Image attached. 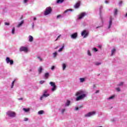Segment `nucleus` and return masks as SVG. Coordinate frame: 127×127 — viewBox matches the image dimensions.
Instances as JSON below:
<instances>
[{
    "instance_id": "f257e3e1",
    "label": "nucleus",
    "mask_w": 127,
    "mask_h": 127,
    "mask_svg": "<svg viewBox=\"0 0 127 127\" xmlns=\"http://www.w3.org/2000/svg\"><path fill=\"white\" fill-rule=\"evenodd\" d=\"M51 12H52V8H51V7H47L45 11L44 15H48V14H50Z\"/></svg>"
},
{
    "instance_id": "f03ea898",
    "label": "nucleus",
    "mask_w": 127,
    "mask_h": 127,
    "mask_svg": "<svg viewBox=\"0 0 127 127\" xmlns=\"http://www.w3.org/2000/svg\"><path fill=\"white\" fill-rule=\"evenodd\" d=\"M6 114L8 117H10L11 118H15V116H16V114L12 111H8Z\"/></svg>"
},
{
    "instance_id": "7ed1b4c3",
    "label": "nucleus",
    "mask_w": 127,
    "mask_h": 127,
    "mask_svg": "<svg viewBox=\"0 0 127 127\" xmlns=\"http://www.w3.org/2000/svg\"><path fill=\"white\" fill-rule=\"evenodd\" d=\"M19 51L20 52H22V51H23L24 52H25V53H27L28 52V49L26 47H21L19 49Z\"/></svg>"
},
{
    "instance_id": "20e7f679",
    "label": "nucleus",
    "mask_w": 127,
    "mask_h": 127,
    "mask_svg": "<svg viewBox=\"0 0 127 127\" xmlns=\"http://www.w3.org/2000/svg\"><path fill=\"white\" fill-rule=\"evenodd\" d=\"M94 115H96V112L95 111H93V112H90L87 114L84 115V117L86 118L87 117H92V116H94Z\"/></svg>"
},
{
    "instance_id": "39448f33",
    "label": "nucleus",
    "mask_w": 127,
    "mask_h": 127,
    "mask_svg": "<svg viewBox=\"0 0 127 127\" xmlns=\"http://www.w3.org/2000/svg\"><path fill=\"white\" fill-rule=\"evenodd\" d=\"M5 61L7 64H9L10 65H13V60H10V58L7 57Z\"/></svg>"
},
{
    "instance_id": "423d86ee",
    "label": "nucleus",
    "mask_w": 127,
    "mask_h": 127,
    "mask_svg": "<svg viewBox=\"0 0 127 127\" xmlns=\"http://www.w3.org/2000/svg\"><path fill=\"white\" fill-rule=\"evenodd\" d=\"M50 84L51 85V86L52 87H53V88H52V91L53 92H54V91H55V90H56V85L55 84V82L51 81L50 82Z\"/></svg>"
},
{
    "instance_id": "0eeeda50",
    "label": "nucleus",
    "mask_w": 127,
    "mask_h": 127,
    "mask_svg": "<svg viewBox=\"0 0 127 127\" xmlns=\"http://www.w3.org/2000/svg\"><path fill=\"white\" fill-rule=\"evenodd\" d=\"M89 33L87 32L86 30H84L81 33V36H83V38H86V37L88 36Z\"/></svg>"
},
{
    "instance_id": "6e6552de",
    "label": "nucleus",
    "mask_w": 127,
    "mask_h": 127,
    "mask_svg": "<svg viewBox=\"0 0 127 127\" xmlns=\"http://www.w3.org/2000/svg\"><path fill=\"white\" fill-rule=\"evenodd\" d=\"M85 97H86V94H85L80 95L76 98V101H80V100H82V99H84Z\"/></svg>"
},
{
    "instance_id": "1a4fd4ad",
    "label": "nucleus",
    "mask_w": 127,
    "mask_h": 127,
    "mask_svg": "<svg viewBox=\"0 0 127 127\" xmlns=\"http://www.w3.org/2000/svg\"><path fill=\"white\" fill-rule=\"evenodd\" d=\"M112 25H113V18H112V17H110L108 29L111 28V27L112 26Z\"/></svg>"
},
{
    "instance_id": "9d476101",
    "label": "nucleus",
    "mask_w": 127,
    "mask_h": 127,
    "mask_svg": "<svg viewBox=\"0 0 127 127\" xmlns=\"http://www.w3.org/2000/svg\"><path fill=\"white\" fill-rule=\"evenodd\" d=\"M77 36H78V34L77 33H74L71 35V38L73 39H75V38H77Z\"/></svg>"
},
{
    "instance_id": "9b49d317",
    "label": "nucleus",
    "mask_w": 127,
    "mask_h": 127,
    "mask_svg": "<svg viewBox=\"0 0 127 127\" xmlns=\"http://www.w3.org/2000/svg\"><path fill=\"white\" fill-rule=\"evenodd\" d=\"M81 1H78L74 6V8H78L80 6Z\"/></svg>"
},
{
    "instance_id": "f8f14e48",
    "label": "nucleus",
    "mask_w": 127,
    "mask_h": 127,
    "mask_svg": "<svg viewBox=\"0 0 127 127\" xmlns=\"http://www.w3.org/2000/svg\"><path fill=\"white\" fill-rule=\"evenodd\" d=\"M86 15V13L85 12H82L81 13L80 15L78 17L79 19H82V17H84V16H85Z\"/></svg>"
},
{
    "instance_id": "ddd939ff",
    "label": "nucleus",
    "mask_w": 127,
    "mask_h": 127,
    "mask_svg": "<svg viewBox=\"0 0 127 127\" xmlns=\"http://www.w3.org/2000/svg\"><path fill=\"white\" fill-rule=\"evenodd\" d=\"M43 70V69L42 68V66H40L38 69L39 74H41V73H42Z\"/></svg>"
},
{
    "instance_id": "4468645a",
    "label": "nucleus",
    "mask_w": 127,
    "mask_h": 127,
    "mask_svg": "<svg viewBox=\"0 0 127 127\" xmlns=\"http://www.w3.org/2000/svg\"><path fill=\"white\" fill-rule=\"evenodd\" d=\"M49 73L48 72H46V73H45V79H48V78H49Z\"/></svg>"
},
{
    "instance_id": "2eb2a0df",
    "label": "nucleus",
    "mask_w": 127,
    "mask_h": 127,
    "mask_svg": "<svg viewBox=\"0 0 127 127\" xmlns=\"http://www.w3.org/2000/svg\"><path fill=\"white\" fill-rule=\"evenodd\" d=\"M29 41H30V42L33 41V37H32V36H29Z\"/></svg>"
},
{
    "instance_id": "dca6fc26",
    "label": "nucleus",
    "mask_w": 127,
    "mask_h": 127,
    "mask_svg": "<svg viewBox=\"0 0 127 127\" xmlns=\"http://www.w3.org/2000/svg\"><path fill=\"white\" fill-rule=\"evenodd\" d=\"M49 96V94H46V93H44L43 96L41 97L40 98V100H42V98H43V97H48Z\"/></svg>"
},
{
    "instance_id": "f3484780",
    "label": "nucleus",
    "mask_w": 127,
    "mask_h": 127,
    "mask_svg": "<svg viewBox=\"0 0 127 127\" xmlns=\"http://www.w3.org/2000/svg\"><path fill=\"white\" fill-rule=\"evenodd\" d=\"M64 1V0H57V3H62Z\"/></svg>"
},
{
    "instance_id": "a211bd4d",
    "label": "nucleus",
    "mask_w": 127,
    "mask_h": 127,
    "mask_svg": "<svg viewBox=\"0 0 127 127\" xmlns=\"http://www.w3.org/2000/svg\"><path fill=\"white\" fill-rule=\"evenodd\" d=\"M23 24V21H22L17 26V27H20Z\"/></svg>"
},
{
    "instance_id": "6ab92c4d",
    "label": "nucleus",
    "mask_w": 127,
    "mask_h": 127,
    "mask_svg": "<svg viewBox=\"0 0 127 127\" xmlns=\"http://www.w3.org/2000/svg\"><path fill=\"white\" fill-rule=\"evenodd\" d=\"M115 52H116V49H113L111 51V56H113V55H114V53H115Z\"/></svg>"
},
{
    "instance_id": "aec40b11",
    "label": "nucleus",
    "mask_w": 127,
    "mask_h": 127,
    "mask_svg": "<svg viewBox=\"0 0 127 127\" xmlns=\"http://www.w3.org/2000/svg\"><path fill=\"white\" fill-rule=\"evenodd\" d=\"M64 49V44H63V47L58 50V52H61V51H63Z\"/></svg>"
},
{
    "instance_id": "412c9836",
    "label": "nucleus",
    "mask_w": 127,
    "mask_h": 127,
    "mask_svg": "<svg viewBox=\"0 0 127 127\" xmlns=\"http://www.w3.org/2000/svg\"><path fill=\"white\" fill-rule=\"evenodd\" d=\"M23 110L24 111V112H25L26 113H27V112H29L30 109L29 108H28V109L23 108Z\"/></svg>"
},
{
    "instance_id": "4be33fe9",
    "label": "nucleus",
    "mask_w": 127,
    "mask_h": 127,
    "mask_svg": "<svg viewBox=\"0 0 127 127\" xmlns=\"http://www.w3.org/2000/svg\"><path fill=\"white\" fill-rule=\"evenodd\" d=\"M118 14V9L115 8L114 10V15H117Z\"/></svg>"
},
{
    "instance_id": "5701e85b",
    "label": "nucleus",
    "mask_w": 127,
    "mask_h": 127,
    "mask_svg": "<svg viewBox=\"0 0 127 127\" xmlns=\"http://www.w3.org/2000/svg\"><path fill=\"white\" fill-rule=\"evenodd\" d=\"M44 111L43 110H41L40 111L38 112V114L39 115H42L43 114H44Z\"/></svg>"
},
{
    "instance_id": "b1692460",
    "label": "nucleus",
    "mask_w": 127,
    "mask_h": 127,
    "mask_svg": "<svg viewBox=\"0 0 127 127\" xmlns=\"http://www.w3.org/2000/svg\"><path fill=\"white\" fill-rule=\"evenodd\" d=\"M80 80L81 83H83V82L85 81V78H80Z\"/></svg>"
},
{
    "instance_id": "393cba45",
    "label": "nucleus",
    "mask_w": 127,
    "mask_h": 127,
    "mask_svg": "<svg viewBox=\"0 0 127 127\" xmlns=\"http://www.w3.org/2000/svg\"><path fill=\"white\" fill-rule=\"evenodd\" d=\"M70 101L67 100V102L65 104V106H69L70 105Z\"/></svg>"
},
{
    "instance_id": "a878e982",
    "label": "nucleus",
    "mask_w": 127,
    "mask_h": 127,
    "mask_svg": "<svg viewBox=\"0 0 127 127\" xmlns=\"http://www.w3.org/2000/svg\"><path fill=\"white\" fill-rule=\"evenodd\" d=\"M14 31H15V28L13 27L12 30V34H14Z\"/></svg>"
},
{
    "instance_id": "bb28decb",
    "label": "nucleus",
    "mask_w": 127,
    "mask_h": 127,
    "mask_svg": "<svg viewBox=\"0 0 127 127\" xmlns=\"http://www.w3.org/2000/svg\"><path fill=\"white\" fill-rule=\"evenodd\" d=\"M66 68V64H64L63 65V70H65Z\"/></svg>"
},
{
    "instance_id": "cd10ccee",
    "label": "nucleus",
    "mask_w": 127,
    "mask_h": 127,
    "mask_svg": "<svg viewBox=\"0 0 127 127\" xmlns=\"http://www.w3.org/2000/svg\"><path fill=\"white\" fill-rule=\"evenodd\" d=\"M15 81V80H14L13 81H12V85L11 86V89H12V88H13V86L14 85V82Z\"/></svg>"
},
{
    "instance_id": "c85d7f7f",
    "label": "nucleus",
    "mask_w": 127,
    "mask_h": 127,
    "mask_svg": "<svg viewBox=\"0 0 127 127\" xmlns=\"http://www.w3.org/2000/svg\"><path fill=\"white\" fill-rule=\"evenodd\" d=\"M81 94H82V93H81V92H76L75 96H79V95H81Z\"/></svg>"
},
{
    "instance_id": "c756f323",
    "label": "nucleus",
    "mask_w": 127,
    "mask_h": 127,
    "mask_svg": "<svg viewBox=\"0 0 127 127\" xmlns=\"http://www.w3.org/2000/svg\"><path fill=\"white\" fill-rule=\"evenodd\" d=\"M114 98H115V96H114V95H112V96H110V97L108 98V100H112V99H114Z\"/></svg>"
},
{
    "instance_id": "7c9ffc66",
    "label": "nucleus",
    "mask_w": 127,
    "mask_h": 127,
    "mask_svg": "<svg viewBox=\"0 0 127 127\" xmlns=\"http://www.w3.org/2000/svg\"><path fill=\"white\" fill-rule=\"evenodd\" d=\"M54 57L55 58L56 56H57V52H55L54 53H53Z\"/></svg>"
},
{
    "instance_id": "2f4dec72",
    "label": "nucleus",
    "mask_w": 127,
    "mask_h": 127,
    "mask_svg": "<svg viewBox=\"0 0 127 127\" xmlns=\"http://www.w3.org/2000/svg\"><path fill=\"white\" fill-rule=\"evenodd\" d=\"M87 54L89 55V56H92V54H91V52H90V51H87Z\"/></svg>"
},
{
    "instance_id": "473e14b6",
    "label": "nucleus",
    "mask_w": 127,
    "mask_h": 127,
    "mask_svg": "<svg viewBox=\"0 0 127 127\" xmlns=\"http://www.w3.org/2000/svg\"><path fill=\"white\" fill-rule=\"evenodd\" d=\"M70 10H72V9H67L66 10L64 11V13H66V12H68V11H70Z\"/></svg>"
},
{
    "instance_id": "72a5a7b5",
    "label": "nucleus",
    "mask_w": 127,
    "mask_h": 127,
    "mask_svg": "<svg viewBox=\"0 0 127 127\" xmlns=\"http://www.w3.org/2000/svg\"><path fill=\"white\" fill-rule=\"evenodd\" d=\"M61 36V35H60L56 39V40H55V41H57L58 40V39H59V38H60V37Z\"/></svg>"
},
{
    "instance_id": "f704fd0d",
    "label": "nucleus",
    "mask_w": 127,
    "mask_h": 127,
    "mask_svg": "<svg viewBox=\"0 0 127 127\" xmlns=\"http://www.w3.org/2000/svg\"><path fill=\"white\" fill-rule=\"evenodd\" d=\"M45 82V81H44V80H41L40 81V84H43Z\"/></svg>"
},
{
    "instance_id": "c9c22d12",
    "label": "nucleus",
    "mask_w": 127,
    "mask_h": 127,
    "mask_svg": "<svg viewBox=\"0 0 127 127\" xmlns=\"http://www.w3.org/2000/svg\"><path fill=\"white\" fill-rule=\"evenodd\" d=\"M95 65H96L97 66L101 65V63H96Z\"/></svg>"
},
{
    "instance_id": "e433bc0d",
    "label": "nucleus",
    "mask_w": 127,
    "mask_h": 127,
    "mask_svg": "<svg viewBox=\"0 0 127 127\" xmlns=\"http://www.w3.org/2000/svg\"><path fill=\"white\" fill-rule=\"evenodd\" d=\"M24 122H27V121H28V118H25L24 119Z\"/></svg>"
},
{
    "instance_id": "4c0bfd02",
    "label": "nucleus",
    "mask_w": 127,
    "mask_h": 127,
    "mask_svg": "<svg viewBox=\"0 0 127 127\" xmlns=\"http://www.w3.org/2000/svg\"><path fill=\"white\" fill-rule=\"evenodd\" d=\"M117 91H118V92H120L121 91V89H120V88H116Z\"/></svg>"
},
{
    "instance_id": "58836bf2",
    "label": "nucleus",
    "mask_w": 127,
    "mask_h": 127,
    "mask_svg": "<svg viewBox=\"0 0 127 127\" xmlns=\"http://www.w3.org/2000/svg\"><path fill=\"white\" fill-rule=\"evenodd\" d=\"M54 69H55V66L54 65H53L51 67V70H54Z\"/></svg>"
},
{
    "instance_id": "ea45409f",
    "label": "nucleus",
    "mask_w": 127,
    "mask_h": 127,
    "mask_svg": "<svg viewBox=\"0 0 127 127\" xmlns=\"http://www.w3.org/2000/svg\"><path fill=\"white\" fill-rule=\"evenodd\" d=\"M93 50H94V51H95V52H97V51H98V49H97V48H94Z\"/></svg>"
},
{
    "instance_id": "a19ab883",
    "label": "nucleus",
    "mask_w": 127,
    "mask_h": 127,
    "mask_svg": "<svg viewBox=\"0 0 127 127\" xmlns=\"http://www.w3.org/2000/svg\"><path fill=\"white\" fill-rule=\"evenodd\" d=\"M124 83L123 82H121L119 85L118 86H123Z\"/></svg>"
},
{
    "instance_id": "79ce46f5",
    "label": "nucleus",
    "mask_w": 127,
    "mask_h": 127,
    "mask_svg": "<svg viewBox=\"0 0 127 127\" xmlns=\"http://www.w3.org/2000/svg\"><path fill=\"white\" fill-rule=\"evenodd\" d=\"M4 24H5V25H9V23L5 22Z\"/></svg>"
},
{
    "instance_id": "37998d69",
    "label": "nucleus",
    "mask_w": 127,
    "mask_h": 127,
    "mask_svg": "<svg viewBox=\"0 0 127 127\" xmlns=\"http://www.w3.org/2000/svg\"><path fill=\"white\" fill-rule=\"evenodd\" d=\"M37 58L38 59H39V60H40V61H42V59H41V58H40V57H38Z\"/></svg>"
},
{
    "instance_id": "c03bdc74",
    "label": "nucleus",
    "mask_w": 127,
    "mask_h": 127,
    "mask_svg": "<svg viewBox=\"0 0 127 127\" xmlns=\"http://www.w3.org/2000/svg\"><path fill=\"white\" fill-rule=\"evenodd\" d=\"M64 112H65V109H64L62 110V114H64Z\"/></svg>"
},
{
    "instance_id": "a18cd8bd",
    "label": "nucleus",
    "mask_w": 127,
    "mask_h": 127,
    "mask_svg": "<svg viewBox=\"0 0 127 127\" xmlns=\"http://www.w3.org/2000/svg\"><path fill=\"white\" fill-rule=\"evenodd\" d=\"M59 17H61V15H58L57 16V18H59Z\"/></svg>"
},
{
    "instance_id": "49530a36",
    "label": "nucleus",
    "mask_w": 127,
    "mask_h": 127,
    "mask_svg": "<svg viewBox=\"0 0 127 127\" xmlns=\"http://www.w3.org/2000/svg\"><path fill=\"white\" fill-rule=\"evenodd\" d=\"M46 93H47V90H45L44 91V94H46Z\"/></svg>"
},
{
    "instance_id": "de8ad7c7",
    "label": "nucleus",
    "mask_w": 127,
    "mask_h": 127,
    "mask_svg": "<svg viewBox=\"0 0 127 127\" xmlns=\"http://www.w3.org/2000/svg\"><path fill=\"white\" fill-rule=\"evenodd\" d=\"M24 3H26L27 2V0H24Z\"/></svg>"
},
{
    "instance_id": "09e8293b",
    "label": "nucleus",
    "mask_w": 127,
    "mask_h": 127,
    "mask_svg": "<svg viewBox=\"0 0 127 127\" xmlns=\"http://www.w3.org/2000/svg\"><path fill=\"white\" fill-rule=\"evenodd\" d=\"M99 92H100V90H97L95 93H96V94H98V93H99Z\"/></svg>"
},
{
    "instance_id": "8fccbe9b",
    "label": "nucleus",
    "mask_w": 127,
    "mask_h": 127,
    "mask_svg": "<svg viewBox=\"0 0 127 127\" xmlns=\"http://www.w3.org/2000/svg\"><path fill=\"white\" fill-rule=\"evenodd\" d=\"M78 110H79V108L76 107L75 108V111H78Z\"/></svg>"
},
{
    "instance_id": "3c124183",
    "label": "nucleus",
    "mask_w": 127,
    "mask_h": 127,
    "mask_svg": "<svg viewBox=\"0 0 127 127\" xmlns=\"http://www.w3.org/2000/svg\"><path fill=\"white\" fill-rule=\"evenodd\" d=\"M119 3H120V4H122V3H123V1H120L119 2Z\"/></svg>"
},
{
    "instance_id": "603ef678",
    "label": "nucleus",
    "mask_w": 127,
    "mask_h": 127,
    "mask_svg": "<svg viewBox=\"0 0 127 127\" xmlns=\"http://www.w3.org/2000/svg\"><path fill=\"white\" fill-rule=\"evenodd\" d=\"M18 100H23V98H20L18 99Z\"/></svg>"
},
{
    "instance_id": "864d4df0",
    "label": "nucleus",
    "mask_w": 127,
    "mask_h": 127,
    "mask_svg": "<svg viewBox=\"0 0 127 127\" xmlns=\"http://www.w3.org/2000/svg\"><path fill=\"white\" fill-rule=\"evenodd\" d=\"M109 3V2L107 0L105 1V3Z\"/></svg>"
},
{
    "instance_id": "5fc2aeb1",
    "label": "nucleus",
    "mask_w": 127,
    "mask_h": 127,
    "mask_svg": "<svg viewBox=\"0 0 127 127\" xmlns=\"http://www.w3.org/2000/svg\"><path fill=\"white\" fill-rule=\"evenodd\" d=\"M93 88H96V85L94 84V85H93Z\"/></svg>"
},
{
    "instance_id": "6e6d98bb",
    "label": "nucleus",
    "mask_w": 127,
    "mask_h": 127,
    "mask_svg": "<svg viewBox=\"0 0 127 127\" xmlns=\"http://www.w3.org/2000/svg\"><path fill=\"white\" fill-rule=\"evenodd\" d=\"M81 108H83V106H80L79 107V109H81Z\"/></svg>"
},
{
    "instance_id": "4d7b16f0",
    "label": "nucleus",
    "mask_w": 127,
    "mask_h": 127,
    "mask_svg": "<svg viewBox=\"0 0 127 127\" xmlns=\"http://www.w3.org/2000/svg\"><path fill=\"white\" fill-rule=\"evenodd\" d=\"M34 20H36V17L34 18Z\"/></svg>"
},
{
    "instance_id": "13d9d810",
    "label": "nucleus",
    "mask_w": 127,
    "mask_h": 127,
    "mask_svg": "<svg viewBox=\"0 0 127 127\" xmlns=\"http://www.w3.org/2000/svg\"><path fill=\"white\" fill-rule=\"evenodd\" d=\"M99 27H100V26H98L96 27V28H99Z\"/></svg>"
},
{
    "instance_id": "bf43d9fd",
    "label": "nucleus",
    "mask_w": 127,
    "mask_h": 127,
    "mask_svg": "<svg viewBox=\"0 0 127 127\" xmlns=\"http://www.w3.org/2000/svg\"><path fill=\"white\" fill-rule=\"evenodd\" d=\"M126 16H127V13H126Z\"/></svg>"
}]
</instances>
